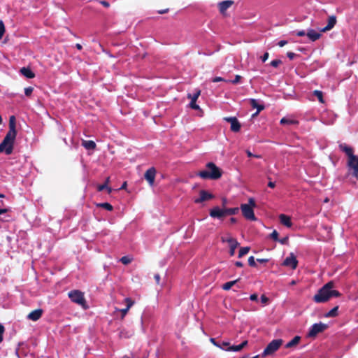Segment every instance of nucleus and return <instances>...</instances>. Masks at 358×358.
<instances>
[{
	"instance_id": "13",
	"label": "nucleus",
	"mask_w": 358,
	"mask_h": 358,
	"mask_svg": "<svg viewBox=\"0 0 358 358\" xmlns=\"http://www.w3.org/2000/svg\"><path fill=\"white\" fill-rule=\"evenodd\" d=\"M214 198V195L206 190H201L199 192V197L194 199V203H200L206 201L210 200Z\"/></svg>"
},
{
	"instance_id": "18",
	"label": "nucleus",
	"mask_w": 358,
	"mask_h": 358,
	"mask_svg": "<svg viewBox=\"0 0 358 358\" xmlns=\"http://www.w3.org/2000/svg\"><path fill=\"white\" fill-rule=\"evenodd\" d=\"M336 17L335 15L329 16L328 18V23L326 27L321 29L322 32H326L331 30L336 24Z\"/></svg>"
},
{
	"instance_id": "35",
	"label": "nucleus",
	"mask_w": 358,
	"mask_h": 358,
	"mask_svg": "<svg viewBox=\"0 0 358 358\" xmlns=\"http://www.w3.org/2000/svg\"><path fill=\"white\" fill-rule=\"evenodd\" d=\"M120 262L124 264L127 265L131 262V259L128 256H124L120 259Z\"/></svg>"
},
{
	"instance_id": "11",
	"label": "nucleus",
	"mask_w": 358,
	"mask_h": 358,
	"mask_svg": "<svg viewBox=\"0 0 358 358\" xmlns=\"http://www.w3.org/2000/svg\"><path fill=\"white\" fill-rule=\"evenodd\" d=\"M200 94H201V90H196L195 92L193 94H187V98L191 100L190 103H189V106L192 109H195V110L200 109L199 105H197L196 103V100L199 98V96H200Z\"/></svg>"
},
{
	"instance_id": "36",
	"label": "nucleus",
	"mask_w": 358,
	"mask_h": 358,
	"mask_svg": "<svg viewBox=\"0 0 358 358\" xmlns=\"http://www.w3.org/2000/svg\"><path fill=\"white\" fill-rule=\"evenodd\" d=\"M248 264L251 267H257V264L253 256H251L248 258Z\"/></svg>"
},
{
	"instance_id": "24",
	"label": "nucleus",
	"mask_w": 358,
	"mask_h": 358,
	"mask_svg": "<svg viewBox=\"0 0 358 358\" xmlns=\"http://www.w3.org/2000/svg\"><path fill=\"white\" fill-rule=\"evenodd\" d=\"M247 345H248V341H245L238 345L230 346L229 348H228V349H227V351L238 352V351H241Z\"/></svg>"
},
{
	"instance_id": "56",
	"label": "nucleus",
	"mask_w": 358,
	"mask_h": 358,
	"mask_svg": "<svg viewBox=\"0 0 358 358\" xmlns=\"http://www.w3.org/2000/svg\"><path fill=\"white\" fill-rule=\"evenodd\" d=\"M296 35L298 36H303L306 35V34L304 30H301V31H299L296 32Z\"/></svg>"
},
{
	"instance_id": "14",
	"label": "nucleus",
	"mask_w": 358,
	"mask_h": 358,
	"mask_svg": "<svg viewBox=\"0 0 358 358\" xmlns=\"http://www.w3.org/2000/svg\"><path fill=\"white\" fill-rule=\"evenodd\" d=\"M209 214L211 217L222 219L225 217L224 208L221 209L218 206H215L210 210Z\"/></svg>"
},
{
	"instance_id": "47",
	"label": "nucleus",
	"mask_w": 358,
	"mask_h": 358,
	"mask_svg": "<svg viewBox=\"0 0 358 358\" xmlns=\"http://www.w3.org/2000/svg\"><path fill=\"white\" fill-rule=\"evenodd\" d=\"M5 328L4 327L0 324V343L3 341V334L4 333Z\"/></svg>"
},
{
	"instance_id": "17",
	"label": "nucleus",
	"mask_w": 358,
	"mask_h": 358,
	"mask_svg": "<svg viewBox=\"0 0 358 358\" xmlns=\"http://www.w3.org/2000/svg\"><path fill=\"white\" fill-rule=\"evenodd\" d=\"M43 313V310L42 309H36L29 313L27 318L32 321H37L41 317Z\"/></svg>"
},
{
	"instance_id": "21",
	"label": "nucleus",
	"mask_w": 358,
	"mask_h": 358,
	"mask_svg": "<svg viewBox=\"0 0 358 358\" xmlns=\"http://www.w3.org/2000/svg\"><path fill=\"white\" fill-rule=\"evenodd\" d=\"M301 336H295L290 341H289L286 345V348H295L301 341Z\"/></svg>"
},
{
	"instance_id": "50",
	"label": "nucleus",
	"mask_w": 358,
	"mask_h": 358,
	"mask_svg": "<svg viewBox=\"0 0 358 358\" xmlns=\"http://www.w3.org/2000/svg\"><path fill=\"white\" fill-rule=\"evenodd\" d=\"M268 56H269L268 52H265V53L263 55V56H262V57H261V58H262V61L263 62H265L268 59Z\"/></svg>"
},
{
	"instance_id": "42",
	"label": "nucleus",
	"mask_w": 358,
	"mask_h": 358,
	"mask_svg": "<svg viewBox=\"0 0 358 358\" xmlns=\"http://www.w3.org/2000/svg\"><path fill=\"white\" fill-rule=\"evenodd\" d=\"M34 88L32 87H28L24 89V94L26 96H29L32 94Z\"/></svg>"
},
{
	"instance_id": "25",
	"label": "nucleus",
	"mask_w": 358,
	"mask_h": 358,
	"mask_svg": "<svg viewBox=\"0 0 358 358\" xmlns=\"http://www.w3.org/2000/svg\"><path fill=\"white\" fill-rule=\"evenodd\" d=\"M250 103L253 108H257V113H260L262 110L264 109V106L259 104L257 101L255 99H251L250 100Z\"/></svg>"
},
{
	"instance_id": "48",
	"label": "nucleus",
	"mask_w": 358,
	"mask_h": 358,
	"mask_svg": "<svg viewBox=\"0 0 358 358\" xmlns=\"http://www.w3.org/2000/svg\"><path fill=\"white\" fill-rule=\"evenodd\" d=\"M269 299L264 294L261 296V301L264 304H266L268 302Z\"/></svg>"
},
{
	"instance_id": "5",
	"label": "nucleus",
	"mask_w": 358,
	"mask_h": 358,
	"mask_svg": "<svg viewBox=\"0 0 358 358\" xmlns=\"http://www.w3.org/2000/svg\"><path fill=\"white\" fill-rule=\"evenodd\" d=\"M256 206L255 201L253 198H250L248 199V203H242L241 205V210L242 211V214L243 217L252 221H255L257 220L253 208Z\"/></svg>"
},
{
	"instance_id": "59",
	"label": "nucleus",
	"mask_w": 358,
	"mask_h": 358,
	"mask_svg": "<svg viewBox=\"0 0 358 358\" xmlns=\"http://www.w3.org/2000/svg\"><path fill=\"white\" fill-rule=\"evenodd\" d=\"M10 211L9 208H0V215L8 213Z\"/></svg>"
},
{
	"instance_id": "3",
	"label": "nucleus",
	"mask_w": 358,
	"mask_h": 358,
	"mask_svg": "<svg viewBox=\"0 0 358 358\" xmlns=\"http://www.w3.org/2000/svg\"><path fill=\"white\" fill-rule=\"evenodd\" d=\"M206 168L208 170L201 171L197 174L201 178L217 180L222 177V171L213 162H208Z\"/></svg>"
},
{
	"instance_id": "39",
	"label": "nucleus",
	"mask_w": 358,
	"mask_h": 358,
	"mask_svg": "<svg viewBox=\"0 0 358 358\" xmlns=\"http://www.w3.org/2000/svg\"><path fill=\"white\" fill-rule=\"evenodd\" d=\"M341 296V293L337 291L332 289H330V297H338Z\"/></svg>"
},
{
	"instance_id": "57",
	"label": "nucleus",
	"mask_w": 358,
	"mask_h": 358,
	"mask_svg": "<svg viewBox=\"0 0 358 358\" xmlns=\"http://www.w3.org/2000/svg\"><path fill=\"white\" fill-rule=\"evenodd\" d=\"M100 3L106 8H108L110 6V3L106 1H101Z\"/></svg>"
},
{
	"instance_id": "44",
	"label": "nucleus",
	"mask_w": 358,
	"mask_h": 358,
	"mask_svg": "<svg viewBox=\"0 0 358 358\" xmlns=\"http://www.w3.org/2000/svg\"><path fill=\"white\" fill-rule=\"evenodd\" d=\"M213 83H217V82H221V81H223V82H226V83H229V80H225L222 77H219V76H217V77H215L213 80H212Z\"/></svg>"
},
{
	"instance_id": "45",
	"label": "nucleus",
	"mask_w": 358,
	"mask_h": 358,
	"mask_svg": "<svg viewBox=\"0 0 358 358\" xmlns=\"http://www.w3.org/2000/svg\"><path fill=\"white\" fill-rule=\"evenodd\" d=\"M278 242H280L281 244L282 245H287L288 243H289V237L288 236H285L281 239H278Z\"/></svg>"
},
{
	"instance_id": "28",
	"label": "nucleus",
	"mask_w": 358,
	"mask_h": 358,
	"mask_svg": "<svg viewBox=\"0 0 358 358\" xmlns=\"http://www.w3.org/2000/svg\"><path fill=\"white\" fill-rule=\"evenodd\" d=\"M338 306H336L327 313L324 316L326 317H334L338 315Z\"/></svg>"
},
{
	"instance_id": "20",
	"label": "nucleus",
	"mask_w": 358,
	"mask_h": 358,
	"mask_svg": "<svg viewBox=\"0 0 358 358\" xmlns=\"http://www.w3.org/2000/svg\"><path fill=\"white\" fill-rule=\"evenodd\" d=\"M279 219L282 224L286 226L287 227H292V223L290 217L285 214H280L279 216Z\"/></svg>"
},
{
	"instance_id": "34",
	"label": "nucleus",
	"mask_w": 358,
	"mask_h": 358,
	"mask_svg": "<svg viewBox=\"0 0 358 358\" xmlns=\"http://www.w3.org/2000/svg\"><path fill=\"white\" fill-rule=\"evenodd\" d=\"M124 302L127 305L126 308H128V309H129L134 304V301L129 297L124 299Z\"/></svg>"
},
{
	"instance_id": "8",
	"label": "nucleus",
	"mask_w": 358,
	"mask_h": 358,
	"mask_svg": "<svg viewBox=\"0 0 358 358\" xmlns=\"http://www.w3.org/2000/svg\"><path fill=\"white\" fill-rule=\"evenodd\" d=\"M327 328L328 325L322 322L315 323L312 325L308 335L309 337H315L317 334L323 332Z\"/></svg>"
},
{
	"instance_id": "1",
	"label": "nucleus",
	"mask_w": 358,
	"mask_h": 358,
	"mask_svg": "<svg viewBox=\"0 0 358 358\" xmlns=\"http://www.w3.org/2000/svg\"><path fill=\"white\" fill-rule=\"evenodd\" d=\"M8 126L9 130L0 143V153L4 152L7 155L13 153L14 143L17 136L16 119L14 115L10 117Z\"/></svg>"
},
{
	"instance_id": "62",
	"label": "nucleus",
	"mask_w": 358,
	"mask_h": 358,
	"mask_svg": "<svg viewBox=\"0 0 358 358\" xmlns=\"http://www.w3.org/2000/svg\"><path fill=\"white\" fill-rule=\"evenodd\" d=\"M210 342L215 345V346H220V344H218L216 341H215V338H210Z\"/></svg>"
},
{
	"instance_id": "55",
	"label": "nucleus",
	"mask_w": 358,
	"mask_h": 358,
	"mask_svg": "<svg viewBox=\"0 0 358 358\" xmlns=\"http://www.w3.org/2000/svg\"><path fill=\"white\" fill-rule=\"evenodd\" d=\"M257 262L261 264H265L268 262V259H257Z\"/></svg>"
},
{
	"instance_id": "54",
	"label": "nucleus",
	"mask_w": 358,
	"mask_h": 358,
	"mask_svg": "<svg viewBox=\"0 0 358 358\" xmlns=\"http://www.w3.org/2000/svg\"><path fill=\"white\" fill-rule=\"evenodd\" d=\"M154 278L157 282V284H159L160 282V275L159 274L157 273L155 275Z\"/></svg>"
},
{
	"instance_id": "33",
	"label": "nucleus",
	"mask_w": 358,
	"mask_h": 358,
	"mask_svg": "<svg viewBox=\"0 0 358 358\" xmlns=\"http://www.w3.org/2000/svg\"><path fill=\"white\" fill-rule=\"evenodd\" d=\"M296 123H298L297 121L293 120H289L286 117H282L280 120V124H296Z\"/></svg>"
},
{
	"instance_id": "16",
	"label": "nucleus",
	"mask_w": 358,
	"mask_h": 358,
	"mask_svg": "<svg viewBox=\"0 0 358 358\" xmlns=\"http://www.w3.org/2000/svg\"><path fill=\"white\" fill-rule=\"evenodd\" d=\"M234 4V1L233 0H225L220 2L217 5L220 13L224 15L226 10Z\"/></svg>"
},
{
	"instance_id": "43",
	"label": "nucleus",
	"mask_w": 358,
	"mask_h": 358,
	"mask_svg": "<svg viewBox=\"0 0 358 358\" xmlns=\"http://www.w3.org/2000/svg\"><path fill=\"white\" fill-rule=\"evenodd\" d=\"M218 347L220 348L221 349L227 350V349H228V348L230 347V343L229 342L224 341Z\"/></svg>"
},
{
	"instance_id": "10",
	"label": "nucleus",
	"mask_w": 358,
	"mask_h": 358,
	"mask_svg": "<svg viewBox=\"0 0 358 358\" xmlns=\"http://www.w3.org/2000/svg\"><path fill=\"white\" fill-rule=\"evenodd\" d=\"M221 241L222 243H228L229 244V255L230 256H234L235 254L236 248L239 245V243L236 241V239L229 237V239H225L224 236L221 237Z\"/></svg>"
},
{
	"instance_id": "19",
	"label": "nucleus",
	"mask_w": 358,
	"mask_h": 358,
	"mask_svg": "<svg viewBox=\"0 0 358 358\" xmlns=\"http://www.w3.org/2000/svg\"><path fill=\"white\" fill-rule=\"evenodd\" d=\"M306 35L309 38V39L312 41H315L318 40L322 36V34L320 33L317 32L314 29L308 30Z\"/></svg>"
},
{
	"instance_id": "37",
	"label": "nucleus",
	"mask_w": 358,
	"mask_h": 358,
	"mask_svg": "<svg viewBox=\"0 0 358 358\" xmlns=\"http://www.w3.org/2000/svg\"><path fill=\"white\" fill-rule=\"evenodd\" d=\"M5 33V25L2 20H0V39L2 38Z\"/></svg>"
},
{
	"instance_id": "31",
	"label": "nucleus",
	"mask_w": 358,
	"mask_h": 358,
	"mask_svg": "<svg viewBox=\"0 0 358 358\" xmlns=\"http://www.w3.org/2000/svg\"><path fill=\"white\" fill-rule=\"evenodd\" d=\"M313 95H315L318 101L322 103H324V98H323V92L322 91H320V90H315L313 91Z\"/></svg>"
},
{
	"instance_id": "4",
	"label": "nucleus",
	"mask_w": 358,
	"mask_h": 358,
	"mask_svg": "<svg viewBox=\"0 0 358 358\" xmlns=\"http://www.w3.org/2000/svg\"><path fill=\"white\" fill-rule=\"evenodd\" d=\"M334 286L333 282H329L322 287L313 296V301L316 303H325L328 301L330 297V289Z\"/></svg>"
},
{
	"instance_id": "26",
	"label": "nucleus",
	"mask_w": 358,
	"mask_h": 358,
	"mask_svg": "<svg viewBox=\"0 0 358 358\" xmlns=\"http://www.w3.org/2000/svg\"><path fill=\"white\" fill-rule=\"evenodd\" d=\"M82 145L87 150H94L96 148V143L93 141H83Z\"/></svg>"
},
{
	"instance_id": "23",
	"label": "nucleus",
	"mask_w": 358,
	"mask_h": 358,
	"mask_svg": "<svg viewBox=\"0 0 358 358\" xmlns=\"http://www.w3.org/2000/svg\"><path fill=\"white\" fill-rule=\"evenodd\" d=\"M20 71L27 78H34L35 77V73L29 68L22 67Z\"/></svg>"
},
{
	"instance_id": "58",
	"label": "nucleus",
	"mask_w": 358,
	"mask_h": 358,
	"mask_svg": "<svg viewBox=\"0 0 358 358\" xmlns=\"http://www.w3.org/2000/svg\"><path fill=\"white\" fill-rule=\"evenodd\" d=\"M120 336L121 338H129V336L127 335V334H126L124 331H122L120 333Z\"/></svg>"
},
{
	"instance_id": "63",
	"label": "nucleus",
	"mask_w": 358,
	"mask_h": 358,
	"mask_svg": "<svg viewBox=\"0 0 358 358\" xmlns=\"http://www.w3.org/2000/svg\"><path fill=\"white\" fill-rule=\"evenodd\" d=\"M235 265L237 266V267H243V264L241 262H235Z\"/></svg>"
},
{
	"instance_id": "61",
	"label": "nucleus",
	"mask_w": 358,
	"mask_h": 358,
	"mask_svg": "<svg viewBox=\"0 0 358 358\" xmlns=\"http://www.w3.org/2000/svg\"><path fill=\"white\" fill-rule=\"evenodd\" d=\"M268 186L271 188H274L275 187V183L272 181H269L268 183Z\"/></svg>"
},
{
	"instance_id": "40",
	"label": "nucleus",
	"mask_w": 358,
	"mask_h": 358,
	"mask_svg": "<svg viewBox=\"0 0 358 358\" xmlns=\"http://www.w3.org/2000/svg\"><path fill=\"white\" fill-rule=\"evenodd\" d=\"M241 78H242V77L241 76L236 75L234 80H229V83H231L232 84H237V83H240Z\"/></svg>"
},
{
	"instance_id": "49",
	"label": "nucleus",
	"mask_w": 358,
	"mask_h": 358,
	"mask_svg": "<svg viewBox=\"0 0 358 358\" xmlns=\"http://www.w3.org/2000/svg\"><path fill=\"white\" fill-rule=\"evenodd\" d=\"M287 56L290 60H292L296 56V55L294 52H288L287 53Z\"/></svg>"
},
{
	"instance_id": "30",
	"label": "nucleus",
	"mask_w": 358,
	"mask_h": 358,
	"mask_svg": "<svg viewBox=\"0 0 358 358\" xmlns=\"http://www.w3.org/2000/svg\"><path fill=\"white\" fill-rule=\"evenodd\" d=\"M238 208H224L225 216L236 215L238 213Z\"/></svg>"
},
{
	"instance_id": "12",
	"label": "nucleus",
	"mask_w": 358,
	"mask_h": 358,
	"mask_svg": "<svg viewBox=\"0 0 358 358\" xmlns=\"http://www.w3.org/2000/svg\"><path fill=\"white\" fill-rule=\"evenodd\" d=\"M282 265L285 266L291 267L292 269H295L298 265V261L296 257L293 253H291L289 257H286L284 260Z\"/></svg>"
},
{
	"instance_id": "60",
	"label": "nucleus",
	"mask_w": 358,
	"mask_h": 358,
	"mask_svg": "<svg viewBox=\"0 0 358 358\" xmlns=\"http://www.w3.org/2000/svg\"><path fill=\"white\" fill-rule=\"evenodd\" d=\"M169 10V8H166V9H163V10H158V13L159 14H164V13H168Z\"/></svg>"
},
{
	"instance_id": "9",
	"label": "nucleus",
	"mask_w": 358,
	"mask_h": 358,
	"mask_svg": "<svg viewBox=\"0 0 358 358\" xmlns=\"http://www.w3.org/2000/svg\"><path fill=\"white\" fill-rule=\"evenodd\" d=\"M224 120L231 124V130L234 132H238L241 125L236 117H225Z\"/></svg>"
},
{
	"instance_id": "27",
	"label": "nucleus",
	"mask_w": 358,
	"mask_h": 358,
	"mask_svg": "<svg viewBox=\"0 0 358 358\" xmlns=\"http://www.w3.org/2000/svg\"><path fill=\"white\" fill-rule=\"evenodd\" d=\"M239 278L235 280H233V281H229V282H227L226 283L223 284L222 285V288L224 289V290H229L232 286H234L237 282L239 281Z\"/></svg>"
},
{
	"instance_id": "64",
	"label": "nucleus",
	"mask_w": 358,
	"mask_h": 358,
	"mask_svg": "<svg viewBox=\"0 0 358 358\" xmlns=\"http://www.w3.org/2000/svg\"><path fill=\"white\" fill-rule=\"evenodd\" d=\"M236 222H237L236 218H235V217H231V218H230V223H231V224H234V223H236Z\"/></svg>"
},
{
	"instance_id": "15",
	"label": "nucleus",
	"mask_w": 358,
	"mask_h": 358,
	"mask_svg": "<svg viewBox=\"0 0 358 358\" xmlns=\"http://www.w3.org/2000/svg\"><path fill=\"white\" fill-rule=\"evenodd\" d=\"M156 175V170L154 167L150 168L145 173V178L148 182L150 185H153Z\"/></svg>"
},
{
	"instance_id": "53",
	"label": "nucleus",
	"mask_w": 358,
	"mask_h": 358,
	"mask_svg": "<svg viewBox=\"0 0 358 358\" xmlns=\"http://www.w3.org/2000/svg\"><path fill=\"white\" fill-rule=\"evenodd\" d=\"M286 44H287V41H285V40L280 41L278 43V45L280 47H283V46H284V45H285Z\"/></svg>"
},
{
	"instance_id": "29",
	"label": "nucleus",
	"mask_w": 358,
	"mask_h": 358,
	"mask_svg": "<svg viewBox=\"0 0 358 358\" xmlns=\"http://www.w3.org/2000/svg\"><path fill=\"white\" fill-rule=\"evenodd\" d=\"M96 206L99 208H104L108 211H112L113 210V206L107 202L96 203Z\"/></svg>"
},
{
	"instance_id": "46",
	"label": "nucleus",
	"mask_w": 358,
	"mask_h": 358,
	"mask_svg": "<svg viewBox=\"0 0 358 358\" xmlns=\"http://www.w3.org/2000/svg\"><path fill=\"white\" fill-rule=\"evenodd\" d=\"M129 309H128V308H123V309H121L120 310V311L122 313V316H121V319L123 320L124 317H125V315L127 314L128 311H129Z\"/></svg>"
},
{
	"instance_id": "32",
	"label": "nucleus",
	"mask_w": 358,
	"mask_h": 358,
	"mask_svg": "<svg viewBox=\"0 0 358 358\" xmlns=\"http://www.w3.org/2000/svg\"><path fill=\"white\" fill-rule=\"evenodd\" d=\"M250 250V247H242L239 250L238 252V258H241L243 256L245 255L249 252Z\"/></svg>"
},
{
	"instance_id": "22",
	"label": "nucleus",
	"mask_w": 358,
	"mask_h": 358,
	"mask_svg": "<svg viewBox=\"0 0 358 358\" xmlns=\"http://www.w3.org/2000/svg\"><path fill=\"white\" fill-rule=\"evenodd\" d=\"M110 182V177H108L106 180H105V182L101 184V185H99L97 186V190L99 192H101L104 189H107V192L108 194L111 193L112 192V188L108 187V183Z\"/></svg>"
},
{
	"instance_id": "41",
	"label": "nucleus",
	"mask_w": 358,
	"mask_h": 358,
	"mask_svg": "<svg viewBox=\"0 0 358 358\" xmlns=\"http://www.w3.org/2000/svg\"><path fill=\"white\" fill-rule=\"evenodd\" d=\"M282 64V61L280 59H274L271 62V66L273 67H278L280 64Z\"/></svg>"
},
{
	"instance_id": "52",
	"label": "nucleus",
	"mask_w": 358,
	"mask_h": 358,
	"mask_svg": "<svg viewBox=\"0 0 358 358\" xmlns=\"http://www.w3.org/2000/svg\"><path fill=\"white\" fill-rule=\"evenodd\" d=\"M250 299L251 301H257L258 295L257 294H251L250 296Z\"/></svg>"
},
{
	"instance_id": "2",
	"label": "nucleus",
	"mask_w": 358,
	"mask_h": 358,
	"mask_svg": "<svg viewBox=\"0 0 358 358\" xmlns=\"http://www.w3.org/2000/svg\"><path fill=\"white\" fill-rule=\"evenodd\" d=\"M340 150L348 156L347 166L349 173H351L356 180H358V156L353 154V148L345 143L339 145Z\"/></svg>"
},
{
	"instance_id": "51",
	"label": "nucleus",
	"mask_w": 358,
	"mask_h": 358,
	"mask_svg": "<svg viewBox=\"0 0 358 358\" xmlns=\"http://www.w3.org/2000/svg\"><path fill=\"white\" fill-rule=\"evenodd\" d=\"M246 153H247L248 157H257V158L260 157V156H259V155H253L250 150H247Z\"/></svg>"
},
{
	"instance_id": "7",
	"label": "nucleus",
	"mask_w": 358,
	"mask_h": 358,
	"mask_svg": "<svg viewBox=\"0 0 358 358\" xmlns=\"http://www.w3.org/2000/svg\"><path fill=\"white\" fill-rule=\"evenodd\" d=\"M283 341L282 339H275L270 342L264 350L262 357H265L276 352L282 345Z\"/></svg>"
},
{
	"instance_id": "38",
	"label": "nucleus",
	"mask_w": 358,
	"mask_h": 358,
	"mask_svg": "<svg viewBox=\"0 0 358 358\" xmlns=\"http://www.w3.org/2000/svg\"><path fill=\"white\" fill-rule=\"evenodd\" d=\"M270 237L275 241H278V232L276 230H273V232L270 234Z\"/></svg>"
},
{
	"instance_id": "6",
	"label": "nucleus",
	"mask_w": 358,
	"mask_h": 358,
	"mask_svg": "<svg viewBox=\"0 0 358 358\" xmlns=\"http://www.w3.org/2000/svg\"><path fill=\"white\" fill-rule=\"evenodd\" d=\"M68 296L72 302L80 306L83 309L87 310L89 306L87 304L84 293L80 290H72L68 293Z\"/></svg>"
}]
</instances>
